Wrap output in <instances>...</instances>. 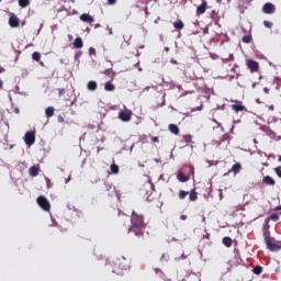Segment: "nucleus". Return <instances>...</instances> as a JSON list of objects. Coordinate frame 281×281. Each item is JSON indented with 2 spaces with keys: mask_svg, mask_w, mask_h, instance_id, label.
I'll return each mask as SVG.
<instances>
[{
  "mask_svg": "<svg viewBox=\"0 0 281 281\" xmlns=\"http://www.w3.org/2000/svg\"><path fill=\"white\" fill-rule=\"evenodd\" d=\"M145 232L146 224L144 223V215L133 211L128 233L134 234L137 238H144Z\"/></svg>",
  "mask_w": 281,
  "mask_h": 281,
  "instance_id": "1",
  "label": "nucleus"
},
{
  "mask_svg": "<svg viewBox=\"0 0 281 281\" xmlns=\"http://www.w3.org/2000/svg\"><path fill=\"white\" fill-rule=\"evenodd\" d=\"M131 270V259H126L125 257H121L114 261L113 265V273H122V271Z\"/></svg>",
  "mask_w": 281,
  "mask_h": 281,
  "instance_id": "2",
  "label": "nucleus"
},
{
  "mask_svg": "<svg viewBox=\"0 0 281 281\" xmlns=\"http://www.w3.org/2000/svg\"><path fill=\"white\" fill-rule=\"evenodd\" d=\"M140 192L144 194V196H147L148 201L153 192H155V184L151 181L145 182L140 189Z\"/></svg>",
  "mask_w": 281,
  "mask_h": 281,
  "instance_id": "3",
  "label": "nucleus"
},
{
  "mask_svg": "<svg viewBox=\"0 0 281 281\" xmlns=\"http://www.w3.org/2000/svg\"><path fill=\"white\" fill-rule=\"evenodd\" d=\"M36 203L42 210H44V212H49L52 210V204L49 203V200L45 198V195L37 196Z\"/></svg>",
  "mask_w": 281,
  "mask_h": 281,
  "instance_id": "4",
  "label": "nucleus"
},
{
  "mask_svg": "<svg viewBox=\"0 0 281 281\" xmlns=\"http://www.w3.org/2000/svg\"><path fill=\"white\" fill-rule=\"evenodd\" d=\"M231 109L232 111H235V113L247 112V106L243 104V101H235V103L231 105Z\"/></svg>",
  "mask_w": 281,
  "mask_h": 281,
  "instance_id": "5",
  "label": "nucleus"
},
{
  "mask_svg": "<svg viewBox=\"0 0 281 281\" xmlns=\"http://www.w3.org/2000/svg\"><path fill=\"white\" fill-rule=\"evenodd\" d=\"M246 66L250 69L251 74H256L260 69V64L254 59H247Z\"/></svg>",
  "mask_w": 281,
  "mask_h": 281,
  "instance_id": "6",
  "label": "nucleus"
},
{
  "mask_svg": "<svg viewBox=\"0 0 281 281\" xmlns=\"http://www.w3.org/2000/svg\"><path fill=\"white\" fill-rule=\"evenodd\" d=\"M24 142L26 146H33L36 142V134L34 132H26L24 135Z\"/></svg>",
  "mask_w": 281,
  "mask_h": 281,
  "instance_id": "7",
  "label": "nucleus"
},
{
  "mask_svg": "<svg viewBox=\"0 0 281 281\" xmlns=\"http://www.w3.org/2000/svg\"><path fill=\"white\" fill-rule=\"evenodd\" d=\"M119 117L122 122H131L133 117V112H131V110L121 111L119 113Z\"/></svg>",
  "mask_w": 281,
  "mask_h": 281,
  "instance_id": "8",
  "label": "nucleus"
},
{
  "mask_svg": "<svg viewBox=\"0 0 281 281\" xmlns=\"http://www.w3.org/2000/svg\"><path fill=\"white\" fill-rule=\"evenodd\" d=\"M263 14H274L276 13V5L271 2H267L262 7Z\"/></svg>",
  "mask_w": 281,
  "mask_h": 281,
  "instance_id": "9",
  "label": "nucleus"
},
{
  "mask_svg": "<svg viewBox=\"0 0 281 281\" xmlns=\"http://www.w3.org/2000/svg\"><path fill=\"white\" fill-rule=\"evenodd\" d=\"M266 245L270 251H280L281 249V246L278 244H273V241L269 237H266Z\"/></svg>",
  "mask_w": 281,
  "mask_h": 281,
  "instance_id": "10",
  "label": "nucleus"
},
{
  "mask_svg": "<svg viewBox=\"0 0 281 281\" xmlns=\"http://www.w3.org/2000/svg\"><path fill=\"white\" fill-rule=\"evenodd\" d=\"M9 25L10 27H19V25H21V20L15 14H12L9 18Z\"/></svg>",
  "mask_w": 281,
  "mask_h": 281,
  "instance_id": "11",
  "label": "nucleus"
},
{
  "mask_svg": "<svg viewBox=\"0 0 281 281\" xmlns=\"http://www.w3.org/2000/svg\"><path fill=\"white\" fill-rule=\"evenodd\" d=\"M38 172H41V165L32 166L29 169L30 177H38Z\"/></svg>",
  "mask_w": 281,
  "mask_h": 281,
  "instance_id": "12",
  "label": "nucleus"
},
{
  "mask_svg": "<svg viewBox=\"0 0 281 281\" xmlns=\"http://www.w3.org/2000/svg\"><path fill=\"white\" fill-rule=\"evenodd\" d=\"M207 10V1L203 0L202 3L196 9V14H205Z\"/></svg>",
  "mask_w": 281,
  "mask_h": 281,
  "instance_id": "13",
  "label": "nucleus"
},
{
  "mask_svg": "<svg viewBox=\"0 0 281 281\" xmlns=\"http://www.w3.org/2000/svg\"><path fill=\"white\" fill-rule=\"evenodd\" d=\"M177 179L178 181H180V183H186L187 181H190V176H186L183 171H179L177 175Z\"/></svg>",
  "mask_w": 281,
  "mask_h": 281,
  "instance_id": "14",
  "label": "nucleus"
},
{
  "mask_svg": "<svg viewBox=\"0 0 281 281\" xmlns=\"http://www.w3.org/2000/svg\"><path fill=\"white\" fill-rule=\"evenodd\" d=\"M80 21H83V23H93L94 19L89 13H83L80 15Z\"/></svg>",
  "mask_w": 281,
  "mask_h": 281,
  "instance_id": "15",
  "label": "nucleus"
},
{
  "mask_svg": "<svg viewBox=\"0 0 281 281\" xmlns=\"http://www.w3.org/2000/svg\"><path fill=\"white\" fill-rule=\"evenodd\" d=\"M74 47L75 49H82V47H85V44L82 43V37L75 38Z\"/></svg>",
  "mask_w": 281,
  "mask_h": 281,
  "instance_id": "16",
  "label": "nucleus"
},
{
  "mask_svg": "<svg viewBox=\"0 0 281 281\" xmlns=\"http://www.w3.org/2000/svg\"><path fill=\"white\" fill-rule=\"evenodd\" d=\"M240 170H243V166L239 162H236L235 165H233L228 172H234V175H238Z\"/></svg>",
  "mask_w": 281,
  "mask_h": 281,
  "instance_id": "17",
  "label": "nucleus"
},
{
  "mask_svg": "<svg viewBox=\"0 0 281 281\" xmlns=\"http://www.w3.org/2000/svg\"><path fill=\"white\" fill-rule=\"evenodd\" d=\"M262 183H266V186H276V180L271 176H266L262 179Z\"/></svg>",
  "mask_w": 281,
  "mask_h": 281,
  "instance_id": "18",
  "label": "nucleus"
},
{
  "mask_svg": "<svg viewBox=\"0 0 281 281\" xmlns=\"http://www.w3.org/2000/svg\"><path fill=\"white\" fill-rule=\"evenodd\" d=\"M198 199H199V193L196 192V189H192L189 192V200L190 201H198Z\"/></svg>",
  "mask_w": 281,
  "mask_h": 281,
  "instance_id": "19",
  "label": "nucleus"
},
{
  "mask_svg": "<svg viewBox=\"0 0 281 281\" xmlns=\"http://www.w3.org/2000/svg\"><path fill=\"white\" fill-rule=\"evenodd\" d=\"M169 131L173 135H179L180 133L179 126L177 124H169Z\"/></svg>",
  "mask_w": 281,
  "mask_h": 281,
  "instance_id": "20",
  "label": "nucleus"
},
{
  "mask_svg": "<svg viewBox=\"0 0 281 281\" xmlns=\"http://www.w3.org/2000/svg\"><path fill=\"white\" fill-rule=\"evenodd\" d=\"M89 91H97L98 90V82L89 81L87 85Z\"/></svg>",
  "mask_w": 281,
  "mask_h": 281,
  "instance_id": "21",
  "label": "nucleus"
},
{
  "mask_svg": "<svg viewBox=\"0 0 281 281\" xmlns=\"http://www.w3.org/2000/svg\"><path fill=\"white\" fill-rule=\"evenodd\" d=\"M173 27L176 30H183L186 27V24H183V21L181 20H178L173 23Z\"/></svg>",
  "mask_w": 281,
  "mask_h": 281,
  "instance_id": "22",
  "label": "nucleus"
},
{
  "mask_svg": "<svg viewBox=\"0 0 281 281\" xmlns=\"http://www.w3.org/2000/svg\"><path fill=\"white\" fill-rule=\"evenodd\" d=\"M222 243H223L224 246L229 248V247H232L234 241L232 240V237H224L222 239Z\"/></svg>",
  "mask_w": 281,
  "mask_h": 281,
  "instance_id": "23",
  "label": "nucleus"
},
{
  "mask_svg": "<svg viewBox=\"0 0 281 281\" xmlns=\"http://www.w3.org/2000/svg\"><path fill=\"white\" fill-rule=\"evenodd\" d=\"M105 91H113L115 89V85H113L111 81L105 82L104 85Z\"/></svg>",
  "mask_w": 281,
  "mask_h": 281,
  "instance_id": "24",
  "label": "nucleus"
},
{
  "mask_svg": "<svg viewBox=\"0 0 281 281\" xmlns=\"http://www.w3.org/2000/svg\"><path fill=\"white\" fill-rule=\"evenodd\" d=\"M110 170H111L112 175H117L120 172V166L112 164L110 167Z\"/></svg>",
  "mask_w": 281,
  "mask_h": 281,
  "instance_id": "25",
  "label": "nucleus"
},
{
  "mask_svg": "<svg viewBox=\"0 0 281 281\" xmlns=\"http://www.w3.org/2000/svg\"><path fill=\"white\" fill-rule=\"evenodd\" d=\"M45 114H46L47 117H54V108L53 106H48L45 110Z\"/></svg>",
  "mask_w": 281,
  "mask_h": 281,
  "instance_id": "26",
  "label": "nucleus"
},
{
  "mask_svg": "<svg viewBox=\"0 0 281 281\" xmlns=\"http://www.w3.org/2000/svg\"><path fill=\"white\" fill-rule=\"evenodd\" d=\"M188 194H190L189 191L180 190L179 193H178V196H179L180 200H183V199H186V196H188Z\"/></svg>",
  "mask_w": 281,
  "mask_h": 281,
  "instance_id": "27",
  "label": "nucleus"
},
{
  "mask_svg": "<svg viewBox=\"0 0 281 281\" xmlns=\"http://www.w3.org/2000/svg\"><path fill=\"white\" fill-rule=\"evenodd\" d=\"M32 58H33L36 63H41V53L34 52V53L32 54Z\"/></svg>",
  "mask_w": 281,
  "mask_h": 281,
  "instance_id": "28",
  "label": "nucleus"
},
{
  "mask_svg": "<svg viewBox=\"0 0 281 281\" xmlns=\"http://www.w3.org/2000/svg\"><path fill=\"white\" fill-rule=\"evenodd\" d=\"M252 273H255V276H260V273H262V267L256 266V267L252 269Z\"/></svg>",
  "mask_w": 281,
  "mask_h": 281,
  "instance_id": "29",
  "label": "nucleus"
},
{
  "mask_svg": "<svg viewBox=\"0 0 281 281\" xmlns=\"http://www.w3.org/2000/svg\"><path fill=\"white\" fill-rule=\"evenodd\" d=\"M20 8H27L30 5V0H19Z\"/></svg>",
  "mask_w": 281,
  "mask_h": 281,
  "instance_id": "30",
  "label": "nucleus"
},
{
  "mask_svg": "<svg viewBox=\"0 0 281 281\" xmlns=\"http://www.w3.org/2000/svg\"><path fill=\"white\" fill-rule=\"evenodd\" d=\"M241 41H243V43H246V44L251 43V41H252L251 34L245 35V36L241 38Z\"/></svg>",
  "mask_w": 281,
  "mask_h": 281,
  "instance_id": "31",
  "label": "nucleus"
},
{
  "mask_svg": "<svg viewBox=\"0 0 281 281\" xmlns=\"http://www.w3.org/2000/svg\"><path fill=\"white\" fill-rule=\"evenodd\" d=\"M270 221H273L274 223L280 221V215L278 213H273L270 215Z\"/></svg>",
  "mask_w": 281,
  "mask_h": 281,
  "instance_id": "32",
  "label": "nucleus"
},
{
  "mask_svg": "<svg viewBox=\"0 0 281 281\" xmlns=\"http://www.w3.org/2000/svg\"><path fill=\"white\" fill-rule=\"evenodd\" d=\"M229 139H231L229 134H224V135L222 136L221 142H228V143H229Z\"/></svg>",
  "mask_w": 281,
  "mask_h": 281,
  "instance_id": "33",
  "label": "nucleus"
},
{
  "mask_svg": "<svg viewBox=\"0 0 281 281\" xmlns=\"http://www.w3.org/2000/svg\"><path fill=\"white\" fill-rule=\"evenodd\" d=\"M263 25H265V27H268V30H271V27H273V23H271L269 21H265Z\"/></svg>",
  "mask_w": 281,
  "mask_h": 281,
  "instance_id": "34",
  "label": "nucleus"
},
{
  "mask_svg": "<svg viewBox=\"0 0 281 281\" xmlns=\"http://www.w3.org/2000/svg\"><path fill=\"white\" fill-rule=\"evenodd\" d=\"M183 139H184L186 144H190V142H192V136H190V135H184V136H183Z\"/></svg>",
  "mask_w": 281,
  "mask_h": 281,
  "instance_id": "35",
  "label": "nucleus"
},
{
  "mask_svg": "<svg viewBox=\"0 0 281 281\" xmlns=\"http://www.w3.org/2000/svg\"><path fill=\"white\" fill-rule=\"evenodd\" d=\"M274 172H276L277 177H279L281 179V167L274 168Z\"/></svg>",
  "mask_w": 281,
  "mask_h": 281,
  "instance_id": "36",
  "label": "nucleus"
},
{
  "mask_svg": "<svg viewBox=\"0 0 281 281\" xmlns=\"http://www.w3.org/2000/svg\"><path fill=\"white\" fill-rule=\"evenodd\" d=\"M112 189H113V186L108 184V183L104 184V191L105 192H109V190H112Z\"/></svg>",
  "mask_w": 281,
  "mask_h": 281,
  "instance_id": "37",
  "label": "nucleus"
},
{
  "mask_svg": "<svg viewBox=\"0 0 281 281\" xmlns=\"http://www.w3.org/2000/svg\"><path fill=\"white\" fill-rule=\"evenodd\" d=\"M109 5H115L117 0H108Z\"/></svg>",
  "mask_w": 281,
  "mask_h": 281,
  "instance_id": "38",
  "label": "nucleus"
},
{
  "mask_svg": "<svg viewBox=\"0 0 281 281\" xmlns=\"http://www.w3.org/2000/svg\"><path fill=\"white\" fill-rule=\"evenodd\" d=\"M151 142H154V143H159V137H158V136H153V137H151Z\"/></svg>",
  "mask_w": 281,
  "mask_h": 281,
  "instance_id": "39",
  "label": "nucleus"
},
{
  "mask_svg": "<svg viewBox=\"0 0 281 281\" xmlns=\"http://www.w3.org/2000/svg\"><path fill=\"white\" fill-rule=\"evenodd\" d=\"M58 122L60 123V124H63V122H65V119L63 117V116H58Z\"/></svg>",
  "mask_w": 281,
  "mask_h": 281,
  "instance_id": "40",
  "label": "nucleus"
},
{
  "mask_svg": "<svg viewBox=\"0 0 281 281\" xmlns=\"http://www.w3.org/2000/svg\"><path fill=\"white\" fill-rule=\"evenodd\" d=\"M188 170H189V172H191L192 175H194V168L188 167Z\"/></svg>",
  "mask_w": 281,
  "mask_h": 281,
  "instance_id": "41",
  "label": "nucleus"
},
{
  "mask_svg": "<svg viewBox=\"0 0 281 281\" xmlns=\"http://www.w3.org/2000/svg\"><path fill=\"white\" fill-rule=\"evenodd\" d=\"M89 52H90V54H95V48L91 47V48L89 49Z\"/></svg>",
  "mask_w": 281,
  "mask_h": 281,
  "instance_id": "42",
  "label": "nucleus"
},
{
  "mask_svg": "<svg viewBox=\"0 0 281 281\" xmlns=\"http://www.w3.org/2000/svg\"><path fill=\"white\" fill-rule=\"evenodd\" d=\"M180 218L181 221H186L188 218V215H181Z\"/></svg>",
  "mask_w": 281,
  "mask_h": 281,
  "instance_id": "43",
  "label": "nucleus"
},
{
  "mask_svg": "<svg viewBox=\"0 0 281 281\" xmlns=\"http://www.w3.org/2000/svg\"><path fill=\"white\" fill-rule=\"evenodd\" d=\"M280 210H281V205L277 206V207L274 209V212H280Z\"/></svg>",
  "mask_w": 281,
  "mask_h": 281,
  "instance_id": "44",
  "label": "nucleus"
},
{
  "mask_svg": "<svg viewBox=\"0 0 281 281\" xmlns=\"http://www.w3.org/2000/svg\"><path fill=\"white\" fill-rule=\"evenodd\" d=\"M0 89H3V81L0 79Z\"/></svg>",
  "mask_w": 281,
  "mask_h": 281,
  "instance_id": "45",
  "label": "nucleus"
},
{
  "mask_svg": "<svg viewBox=\"0 0 281 281\" xmlns=\"http://www.w3.org/2000/svg\"><path fill=\"white\" fill-rule=\"evenodd\" d=\"M265 93H269V88H263Z\"/></svg>",
  "mask_w": 281,
  "mask_h": 281,
  "instance_id": "46",
  "label": "nucleus"
},
{
  "mask_svg": "<svg viewBox=\"0 0 281 281\" xmlns=\"http://www.w3.org/2000/svg\"><path fill=\"white\" fill-rule=\"evenodd\" d=\"M65 93V89L59 90V94L63 95Z\"/></svg>",
  "mask_w": 281,
  "mask_h": 281,
  "instance_id": "47",
  "label": "nucleus"
},
{
  "mask_svg": "<svg viewBox=\"0 0 281 281\" xmlns=\"http://www.w3.org/2000/svg\"><path fill=\"white\" fill-rule=\"evenodd\" d=\"M220 196L223 199V190H220Z\"/></svg>",
  "mask_w": 281,
  "mask_h": 281,
  "instance_id": "48",
  "label": "nucleus"
},
{
  "mask_svg": "<svg viewBox=\"0 0 281 281\" xmlns=\"http://www.w3.org/2000/svg\"><path fill=\"white\" fill-rule=\"evenodd\" d=\"M110 71H111L110 69H106V70L104 71V74L109 75Z\"/></svg>",
  "mask_w": 281,
  "mask_h": 281,
  "instance_id": "49",
  "label": "nucleus"
},
{
  "mask_svg": "<svg viewBox=\"0 0 281 281\" xmlns=\"http://www.w3.org/2000/svg\"><path fill=\"white\" fill-rule=\"evenodd\" d=\"M273 109H274L273 105H270V106H269V110H270V111H273Z\"/></svg>",
  "mask_w": 281,
  "mask_h": 281,
  "instance_id": "50",
  "label": "nucleus"
},
{
  "mask_svg": "<svg viewBox=\"0 0 281 281\" xmlns=\"http://www.w3.org/2000/svg\"><path fill=\"white\" fill-rule=\"evenodd\" d=\"M46 181H47V188H49V179L46 178Z\"/></svg>",
  "mask_w": 281,
  "mask_h": 281,
  "instance_id": "51",
  "label": "nucleus"
},
{
  "mask_svg": "<svg viewBox=\"0 0 281 281\" xmlns=\"http://www.w3.org/2000/svg\"><path fill=\"white\" fill-rule=\"evenodd\" d=\"M256 102H257L258 104H260V103H261V102H260V99H257V100H256Z\"/></svg>",
  "mask_w": 281,
  "mask_h": 281,
  "instance_id": "52",
  "label": "nucleus"
},
{
  "mask_svg": "<svg viewBox=\"0 0 281 281\" xmlns=\"http://www.w3.org/2000/svg\"><path fill=\"white\" fill-rule=\"evenodd\" d=\"M171 63H173V65H177V60H171Z\"/></svg>",
  "mask_w": 281,
  "mask_h": 281,
  "instance_id": "53",
  "label": "nucleus"
},
{
  "mask_svg": "<svg viewBox=\"0 0 281 281\" xmlns=\"http://www.w3.org/2000/svg\"><path fill=\"white\" fill-rule=\"evenodd\" d=\"M155 271H161V269H159V268H156V269H155Z\"/></svg>",
  "mask_w": 281,
  "mask_h": 281,
  "instance_id": "54",
  "label": "nucleus"
},
{
  "mask_svg": "<svg viewBox=\"0 0 281 281\" xmlns=\"http://www.w3.org/2000/svg\"><path fill=\"white\" fill-rule=\"evenodd\" d=\"M66 183H69V179H68V180H66Z\"/></svg>",
  "mask_w": 281,
  "mask_h": 281,
  "instance_id": "55",
  "label": "nucleus"
},
{
  "mask_svg": "<svg viewBox=\"0 0 281 281\" xmlns=\"http://www.w3.org/2000/svg\"><path fill=\"white\" fill-rule=\"evenodd\" d=\"M279 161H281V156L279 157Z\"/></svg>",
  "mask_w": 281,
  "mask_h": 281,
  "instance_id": "56",
  "label": "nucleus"
},
{
  "mask_svg": "<svg viewBox=\"0 0 281 281\" xmlns=\"http://www.w3.org/2000/svg\"><path fill=\"white\" fill-rule=\"evenodd\" d=\"M203 221H205V217H203Z\"/></svg>",
  "mask_w": 281,
  "mask_h": 281,
  "instance_id": "57",
  "label": "nucleus"
}]
</instances>
